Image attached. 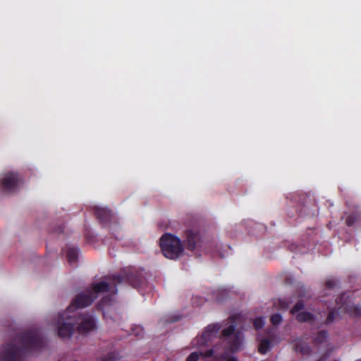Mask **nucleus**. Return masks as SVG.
<instances>
[{
  "label": "nucleus",
  "instance_id": "nucleus-1",
  "mask_svg": "<svg viewBox=\"0 0 361 361\" xmlns=\"http://www.w3.org/2000/svg\"><path fill=\"white\" fill-rule=\"evenodd\" d=\"M109 283L100 281L92 285L91 289L78 293L69 305V310L73 307H85L90 305L97 298V294L110 291L114 294L117 293V286L122 283H128L133 287L140 285V278L129 271L123 270L118 274L106 277Z\"/></svg>",
  "mask_w": 361,
  "mask_h": 361
},
{
  "label": "nucleus",
  "instance_id": "nucleus-2",
  "mask_svg": "<svg viewBox=\"0 0 361 361\" xmlns=\"http://www.w3.org/2000/svg\"><path fill=\"white\" fill-rule=\"evenodd\" d=\"M224 326L220 334V339L226 343L228 350L232 353L238 351L242 345L243 334L237 329V322L234 316L231 317L226 322H224V324L215 323L208 325L201 336L192 340V345L202 347L207 345L213 338L217 337L220 329Z\"/></svg>",
  "mask_w": 361,
  "mask_h": 361
},
{
  "label": "nucleus",
  "instance_id": "nucleus-3",
  "mask_svg": "<svg viewBox=\"0 0 361 361\" xmlns=\"http://www.w3.org/2000/svg\"><path fill=\"white\" fill-rule=\"evenodd\" d=\"M14 341L20 343L21 347L13 343H6L3 352H0V361H20L25 353L40 350L44 347V340L37 329L18 333Z\"/></svg>",
  "mask_w": 361,
  "mask_h": 361
},
{
  "label": "nucleus",
  "instance_id": "nucleus-4",
  "mask_svg": "<svg viewBox=\"0 0 361 361\" xmlns=\"http://www.w3.org/2000/svg\"><path fill=\"white\" fill-rule=\"evenodd\" d=\"M159 245L163 255L168 259H176L184 251L181 240L171 233H164L159 240Z\"/></svg>",
  "mask_w": 361,
  "mask_h": 361
},
{
  "label": "nucleus",
  "instance_id": "nucleus-5",
  "mask_svg": "<svg viewBox=\"0 0 361 361\" xmlns=\"http://www.w3.org/2000/svg\"><path fill=\"white\" fill-rule=\"evenodd\" d=\"M79 307H73L69 310V306L66 310L59 313L56 324L58 326V335L61 338H70L73 334L75 329L74 319H68L69 316H73L72 313Z\"/></svg>",
  "mask_w": 361,
  "mask_h": 361
},
{
  "label": "nucleus",
  "instance_id": "nucleus-6",
  "mask_svg": "<svg viewBox=\"0 0 361 361\" xmlns=\"http://www.w3.org/2000/svg\"><path fill=\"white\" fill-rule=\"evenodd\" d=\"M182 243L187 250L194 251L197 248L206 250L208 240L201 231L188 229L184 233Z\"/></svg>",
  "mask_w": 361,
  "mask_h": 361
},
{
  "label": "nucleus",
  "instance_id": "nucleus-7",
  "mask_svg": "<svg viewBox=\"0 0 361 361\" xmlns=\"http://www.w3.org/2000/svg\"><path fill=\"white\" fill-rule=\"evenodd\" d=\"M68 319H74L75 324H77V331L80 334H86L97 329V322L94 317L90 313H72Z\"/></svg>",
  "mask_w": 361,
  "mask_h": 361
},
{
  "label": "nucleus",
  "instance_id": "nucleus-8",
  "mask_svg": "<svg viewBox=\"0 0 361 361\" xmlns=\"http://www.w3.org/2000/svg\"><path fill=\"white\" fill-rule=\"evenodd\" d=\"M21 182L22 180L18 173L9 172L1 180V189L5 192H14Z\"/></svg>",
  "mask_w": 361,
  "mask_h": 361
},
{
  "label": "nucleus",
  "instance_id": "nucleus-9",
  "mask_svg": "<svg viewBox=\"0 0 361 361\" xmlns=\"http://www.w3.org/2000/svg\"><path fill=\"white\" fill-rule=\"evenodd\" d=\"M266 337H262L259 334L257 337V340L259 343L258 352L262 355L267 353L272 347V343L276 338V334L274 329L270 328L267 329L266 331Z\"/></svg>",
  "mask_w": 361,
  "mask_h": 361
},
{
  "label": "nucleus",
  "instance_id": "nucleus-10",
  "mask_svg": "<svg viewBox=\"0 0 361 361\" xmlns=\"http://www.w3.org/2000/svg\"><path fill=\"white\" fill-rule=\"evenodd\" d=\"M94 214L102 226H106L111 220L112 214L109 209L95 207Z\"/></svg>",
  "mask_w": 361,
  "mask_h": 361
},
{
  "label": "nucleus",
  "instance_id": "nucleus-11",
  "mask_svg": "<svg viewBox=\"0 0 361 361\" xmlns=\"http://www.w3.org/2000/svg\"><path fill=\"white\" fill-rule=\"evenodd\" d=\"M293 348L295 351L301 353L302 355H309L312 351L309 344L302 341L301 339H296L295 341Z\"/></svg>",
  "mask_w": 361,
  "mask_h": 361
},
{
  "label": "nucleus",
  "instance_id": "nucleus-12",
  "mask_svg": "<svg viewBox=\"0 0 361 361\" xmlns=\"http://www.w3.org/2000/svg\"><path fill=\"white\" fill-rule=\"evenodd\" d=\"M214 350L213 349H209L204 353H197L193 352L187 357V361H197L200 355L203 356L204 357H210L213 355Z\"/></svg>",
  "mask_w": 361,
  "mask_h": 361
},
{
  "label": "nucleus",
  "instance_id": "nucleus-13",
  "mask_svg": "<svg viewBox=\"0 0 361 361\" xmlns=\"http://www.w3.org/2000/svg\"><path fill=\"white\" fill-rule=\"evenodd\" d=\"M79 249L75 247H68L66 252V257L70 264H73L77 262Z\"/></svg>",
  "mask_w": 361,
  "mask_h": 361
},
{
  "label": "nucleus",
  "instance_id": "nucleus-14",
  "mask_svg": "<svg viewBox=\"0 0 361 361\" xmlns=\"http://www.w3.org/2000/svg\"><path fill=\"white\" fill-rule=\"evenodd\" d=\"M299 322H311L314 320V316L310 312H300L296 315Z\"/></svg>",
  "mask_w": 361,
  "mask_h": 361
},
{
  "label": "nucleus",
  "instance_id": "nucleus-15",
  "mask_svg": "<svg viewBox=\"0 0 361 361\" xmlns=\"http://www.w3.org/2000/svg\"><path fill=\"white\" fill-rule=\"evenodd\" d=\"M346 312L353 317H361V306L360 305H348L345 307Z\"/></svg>",
  "mask_w": 361,
  "mask_h": 361
},
{
  "label": "nucleus",
  "instance_id": "nucleus-16",
  "mask_svg": "<svg viewBox=\"0 0 361 361\" xmlns=\"http://www.w3.org/2000/svg\"><path fill=\"white\" fill-rule=\"evenodd\" d=\"M328 338V331L322 330L319 331L316 336L313 339V342L314 344H322L324 342H326V339Z\"/></svg>",
  "mask_w": 361,
  "mask_h": 361
},
{
  "label": "nucleus",
  "instance_id": "nucleus-17",
  "mask_svg": "<svg viewBox=\"0 0 361 361\" xmlns=\"http://www.w3.org/2000/svg\"><path fill=\"white\" fill-rule=\"evenodd\" d=\"M121 357L119 353L116 351L110 352L106 355L101 358V361H116Z\"/></svg>",
  "mask_w": 361,
  "mask_h": 361
},
{
  "label": "nucleus",
  "instance_id": "nucleus-18",
  "mask_svg": "<svg viewBox=\"0 0 361 361\" xmlns=\"http://www.w3.org/2000/svg\"><path fill=\"white\" fill-rule=\"evenodd\" d=\"M338 316V313L335 310H331L329 311L327 317L324 322L326 325H329L334 322L336 318Z\"/></svg>",
  "mask_w": 361,
  "mask_h": 361
},
{
  "label": "nucleus",
  "instance_id": "nucleus-19",
  "mask_svg": "<svg viewBox=\"0 0 361 361\" xmlns=\"http://www.w3.org/2000/svg\"><path fill=\"white\" fill-rule=\"evenodd\" d=\"M265 324L263 317H257L253 321V326L256 330H259L264 327Z\"/></svg>",
  "mask_w": 361,
  "mask_h": 361
},
{
  "label": "nucleus",
  "instance_id": "nucleus-20",
  "mask_svg": "<svg viewBox=\"0 0 361 361\" xmlns=\"http://www.w3.org/2000/svg\"><path fill=\"white\" fill-rule=\"evenodd\" d=\"M305 308V304L302 300H298L293 307L290 310V313L295 314L296 312Z\"/></svg>",
  "mask_w": 361,
  "mask_h": 361
},
{
  "label": "nucleus",
  "instance_id": "nucleus-21",
  "mask_svg": "<svg viewBox=\"0 0 361 361\" xmlns=\"http://www.w3.org/2000/svg\"><path fill=\"white\" fill-rule=\"evenodd\" d=\"M358 215L355 213L350 214L346 220L345 224L348 226H352L357 221Z\"/></svg>",
  "mask_w": 361,
  "mask_h": 361
},
{
  "label": "nucleus",
  "instance_id": "nucleus-22",
  "mask_svg": "<svg viewBox=\"0 0 361 361\" xmlns=\"http://www.w3.org/2000/svg\"><path fill=\"white\" fill-rule=\"evenodd\" d=\"M282 321V316L279 313L274 314L270 317V322L271 323L276 326L279 324Z\"/></svg>",
  "mask_w": 361,
  "mask_h": 361
},
{
  "label": "nucleus",
  "instance_id": "nucleus-23",
  "mask_svg": "<svg viewBox=\"0 0 361 361\" xmlns=\"http://www.w3.org/2000/svg\"><path fill=\"white\" fill-rule=\"evenodd\" d=\"M325 285L327 288L333 289L336 286V283L334 280H329L326 282Z\"/></svg>",
  "mask_w": 361,
  "mask_h": 361
},
{
  "label": "nucleus",
  "instance_id": "nucleus-24",
  "mask_svg": "<svg viewBox=\"0 0 361 361\" xmlns=\"http://www.w3.org/2000/svg\"><path fill=\"white\" fill-rule=\"evenodd\" d=\"M135 335L137 336H143V329L142 328H137V332L135 333Z\"/></svg>",
  "mask_w": 361,
  "mask_h": 361
},
{
  "label": "nucleus",
  "instance_id": "nucleus-25",
  "mask_svg": "<svg viewBox=\"0 0 361 361\" xmlns=\"http://www.w3.org/2000/svg\"><path fill=\"white\" fill-rule=\"evenodd\" d=\"M328 358L327 355H322L318 361H326Z\"/></svg>",
  "mask_w": 361,
  "mask_h": 361
},
{
  "label": "nucleus",
  "instance_id": "nucleus-26",
  "mask_svg": "<svg viewBox=\"0 0 361 361\" xmlns=\"http://www.w3.org/2000/svg\"><path fill=\"white\" fill-rule=\"evenodd\" d=\"M227 361H238V360L235 357H230L227 359Z\"/></svg>",
  "mask_w": 361,
  "mask_h": 361
},
{
  "label": "nucleus",
  "instance_id": "nucleus-27",
  "mask_svg": "<svg viewBox=\"0 0 361 361\" xmlns=\"http://www.w3.org/2000/svg\"><path fill=\"white\" fill-rule=\"evenodd\" d=\"M280 302L281 303V305H283V303H285L283 301H280ZM283 308H288V303L286 304H284V305L282 306Z\"/></svg>",
  "mask_w": 361,
  "mask_h": 361
},
{
  "label": "nucleus",
  "instance_id": "nucleus-28",
  "mask_svg": "<svg viewBox=\"0 0 361 361\" xmlns=\"http://www.w3.org/2000/svg\"><path fill=\"white\" fill-rule=\"evenodd\" d=\"M178 319H175L174 320H172L171 322L177 321Z\"/></svg>",
  "mask_w": 361,
  "mask_h": 361
},
{
  "label": "nucleus",
  "instance_id": "nucleus-29",
  "mask_svg": "<svg viewBox=\"0 0 361 361\" xmlns=\"http://www.w3.org/2000/svg\"><path fill=\"white\" fill-rule=\"evenodd\" d=\"M356 361H361V359H360V360H356Z\"/></svg>",
  "mask_w": 361,
  "mask_h": 361
}]
</instances>
